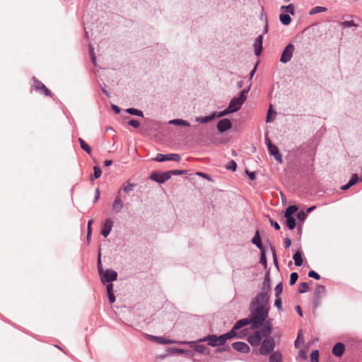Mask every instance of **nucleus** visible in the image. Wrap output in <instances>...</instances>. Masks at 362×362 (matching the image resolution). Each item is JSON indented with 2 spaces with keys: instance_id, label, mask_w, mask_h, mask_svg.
Masks as SVG:
<instances>
[{
  "instance_id": "f257e3e1",
  "label": "nucleus",
  "mask_w": 362,
  "mask_h": 362,
  "mask_svg": "<svg viewBox=\"0 0 362 362\" xmlns=\"http://www.w3.org/2000/svg\"><path fill=\"white\" fill-rule=\"evenodd\" d=\"M269 295L258 293L249 304L248 310L250 314L248 317H269Z\"/></svg>"
},
{
  "instance_id": "f03ea898",
  "label": "nucleus",
  "mask_w": 362,
  "mask_h": 362,
  "mask_svg": "<svg viewBox=\"0 0 362 362\" xmlns=\"http://www.w3.org/2000/svg\"><path fill=\"white\" fill-rule=\"evenodd\" d=\"M233 338L232 333H226L218 337L214 334L208 335L203 339L199 340V341H207L208 345L211 346H217L223 345L228 339Z\"/></svg>"
},
{
  "instance_id": "7ed1b4c3",
  "label": "nucleus",
  "mask_w": 362,
  "mask_h": 362,
  "mask_svg": "<svg viewBox=\"0 0 362 362\" xmlns=\"http://www.w3.org/2000/svg\"><path fill=\"white\" fill-rule=\"evenodd\" d=\"M32 81L34 82V84L30 86V93L35 90L47 97L52 98L54 96L52 91L35 76L32 77Z\"/></svg>"
},
{
  "instance_id": "20e7f679",
  "label": "nucleus",
  "mask_w": 362,
  "mask_h": 362,
  "mask_svg": "<svg viewBox=\"0 0 362 362\" xmlns=\"http://www.w3.org/2000/svg\"><path fill=\"white\" fill-rule=\"evenodd\" d=\"M250 321L248 318H243L240 320H238L233 326L232 329L228 332V333H232L233 338V337H238V338H242L245 336V333H244L246 329L242 330L240 332H237L236 331L240 329V328L250 325Z\"/></svg>"
},
{
  "instance_id": "39448f33",
  "label": "nucleus",
  "mask_w": 362,
  "mask_h": 362,
  "mask_svg": "<svg viewBox=\"0 0 362 362\" xmlns=\"http://www.w3.org/2000/svg\"><path fill=\"white\" fill-rule=\"evenodd\" d=\"M275 347V341L272 337H267L259 347V353L263 356L271 354Z\"/></svg>"
},
{
  "instance_id": "423d86ee",
  "label": "nucleus",
  "mask_w": 362,
  "mask_h": 362,
  "mask_svg": "<svg viewBox=\"0 0 362 362\" xmlns=\"http://www.w3.org/2000/svg\"><path fill=\"white\" fill-rule=\"evenodd\" d=\"M170 178L168 171L161 172L153 170L149 175V179L158 183L163 184Z\"/></svg>"
},
{
  "instance_id": "0eeeda50",
  "label": "nucleus",
  "mask_w": 362,
  "mask_h": 362,
  "mask_svg": "<svg viewBox=\"0 0 362 362\" xmlns=\"http://www.w3.org/2000/svg\"><path fill=\"white\" fill-rule=\"evenodd\" d=\"M118 274L112 269H107L100 275V281L103 284L112 283L117 279Z\"/></svg>"
},
{
  "instance_id": "6e6552de",
  "label": "nucleus",
  "mask_w": 362,
  "mask_h": 362,
  "mask_svg": "<svg viewBox=\"0 0 362 362\" xmlns=\"http://www.w3.org/2000/svg\"><path fill=\"white\" fill-rule=\"evenodd\" d=\"M294 50V45L292 43H288L281 54L280 62L283 64H286L290 62L293 57Z\"/></svg>"
},
{
  "instance_id": "1a4fd4ad",
  "label": "nucleus",
  "mask_w": 362,
  "mask_h": 362,
  "mask_svg": "<svg viewBox=\"0 0 362 362\" xmlns=\"http://www.w3.org/2000/svg\"><path fill=\"white\" fill-rule=\"evenodd\" d=\"M154 160L157 162H165L168 160L179 162L181 160V156L180 154L177 153H158Z\"/></svg>"
},
{
  "instance_id": "9d476101",
  "label": "nucleus",
  "mask_w": 362,
  "mask_h": 362,
  "mask_svg": "<svg viewBox=\"0 0 362 362\" xmlns=\"http://www.w3.org/2000/svg\"><path fill=\"white\" fill-rule=\"evenodd\" d=\"M180 344H189L191 347L199 354L204 355L209 354V349L204 345L196 344L195 341H182L178 342Z\"/></svg>"
},
{
  "instance_id": "9b49d317",
  "label": "nucleus",
  "mask_w": 362,
  "mask_h": 362,
  "mask_svg": "<svg viewBox=\"0 0 362 362\" xmlns=\"http://www.w3.org/2000/svg\"><path fill=\"white\" fill-rule=\"evenodd\" d=\"M216 127L220 133H224L232 128V122L228 118L221 119L217 122Z\"/></svg>"
},
{
  "instance_id": "f8f14e48",
  "label": "nucleus",
  "mask_w": 362,
  "mask_h": 362,
  "mask_svg": "<svg viewBox=\"0 0 362 362\" xmlns=\"http://www.w3.org/2000/svg\"><path fill=\"white\" fill-rule=\"evenodd\" d=\"M136 186V183H132L130 182V180H129L122 184L121 187L117 191V194L122 197V193L128 194L134 190V189Z\"/></svg>"
},
{
  "instance_id": "ddd939ff",
  "label": "nucleus",
  "mask_w": 362,
  "mask_h": 362,
  "mask_svg": "<svg viewBox=\"0 0 362 362\" xmlns=\"http://www.w3.org/2000/svg\"><path fill=\"white\" fill-rule=\"evenodd\" d=\"M269 153L271 156H274L275 160L279 163H283L282 155L279 149V148L274 144H269L268 148Z\"/></svg>"
},
{
  "instance_id": "4468645a",
  "label": "nucleus",
  "mask_w": 362,
  "mask_h": 362,
  "mask_svg": "<svg viewBox=\"0 0 362 362\" xmlns=\"http://www.w3.org/2000/svg\"><path fill=\"white\" fill-rule=\"evenodd\" d=\"M113 226V221L110 218H107L105 220V221L102 224V228H101V234L104 238H107Z\"/></svg>"
},
{
  "instance_id": "2eb2a0df",
  "label": "nucleus",
  "mask_w": 362,
  "mask_h": 362,
  "mask_svg": "<svg viewBox=\"0 0 362 362\" xmlns=\"http://www.w3.org/2000/svg\"><path fill=\"white\" fill-rule=\"evenodd\" d=\"M271 292V279L269 270L265 273L264 281L262 283V290L259 293H264L266 295H269Z\"/></svg>"
},
{
  "instance_id": "dca6fc26",
  "label": "nucleus",
  "mask_w": 362,
  "mask_h": 362,
  "mask_svg": "<svg viewBox=\"0 0 362 362\" xmlns=\"http://www.w3.org/2000/svg\"><path fill=\"white\" fill-rule=\"evenodd\" d=\"M263 35H259L255 40L253 44L254 52L257 57L261 55L263 49Z\"/></svg>"
},
{
  "instance_id": "f3484780",
  "label": "nucleus",
  "mask_w": 362,
  "mask_h": 362,
  "mask_svg": "<svg viewBox=\"0 0 362 362\" xmlns=\"http://www.w3.org/2000/svg\"><path fill=\"white\" fill-rule=\"evenodd\" d=\"M232 347L237 351L247 354L250 351V346L245 342L236 341L232 344Z\"/></svg>"
},
{
  "instance_id": "a211bd4d",
  "label": "nucleus",
  "mask_w": 362,
  "mask_h": 362,
  "mask_svg": "<svg viewBox=\"0 0 362 362\" xmlns=\"http://www.w3.org/2000/svg\"><path fill=\"white\" fill-rule=\"evenodd\" d=\"M123 207H124V204L122 202V197L117 194L116 197L112 203V210L115 213L118 214V213L121 212Z\"/></svg>"
},
{
  "instance_id": "6ab92c4d",
  "label": "nucleus",
  "mask_w": 362,
  "mask_h": 362,
  "mask_svg": "<svg viewBox=\"0 0 362 362\" xmlns=\"http://www.w3.org/2000/svg\"><path fill=\"white\" fill-rule=\"evenodd\" d=\"M251 243L255 245L260 251L264 250L265 247L262 244V238L260 236L259 230H257L255 231V235L251 240Z\"/></svg>"
},
{
  "instance_id": "aec40b11",
  "label": "nucleus",
  "mask_w": 362,
  "mask_h": 362,
  "mask_svg": "<svg viewBox=\"0 0 362 362\" xmlns=\"http://www.w3.org/2000/svg\"><path fill=\"white\" fill-rule=\"evenodd\" d=\"M262 339V337L261 336L260 332L256 331L254 334L250 335L247 340L252 346H255L260 344Z\"/></svg>"
},
{
  "instance_id": "412c9836",
  "label": "nucleus",
  "mask_w": 362,
  "mask_h": 362,
  "mask_svg": "<svg viewBox=\"0 0 362 362\" xmlns=\"http://www.w3.org/2000/svg\"><path fill=\"white\" fill-rule=\"evenodd\" d=\"M345 351V346L341 342L337 343L332 348V354L337 357H341Z\"/></svg>"
},
{
  "instance_id": "4be33fe9",
  "label": "nucleus",
  "mask_w": 362,
  "mask_h": 362,
  "mask_svg": "<svg viewBox=\"0 0 362 362\" xmlns=\"http://www.w3.org/2000/svg\"><path fill=\"white\" fill-rule=\"evenodd\" d=\"M243 105V103L240 100L236 97H234L230 101L228 107L233 111V112H235L240 109Z\"/></svg>"
},
{
  "instance_id": "5701e85b",
  "label": "nucleus",
  "mask_w": 362,
  "mask_h": 362,
  "mask_svg": "<svg viewBox=\"0 0 362 362\" xmlns=\"http://www.w3.org/2000/svg\"><path fill=\"white\" fill-rule=\"evenodd\" d=\"M250 321V329H255L262 327L267 318H248Z\"/></svg>"
},
{
  "instance_id": "b1692460",
  "label": "nucleus",
  "mask_w": 362,
  "mask_h": 362,
  "mask_svg": "<svg viewBox=\"0 0 362 362\" xmlns=\"http://www.w3.org/2000/svg\"><path fill=\"white\" fill-rule=\"evenodd\" d=\"M303 253L300 250H297L293 255V259L294 260V264L296 267H300L303 264Z\"/></svg>"
},
{
  "instance_id": "393cba45",
  "label": "nucleus",
  "mask_w": 362,
  "mask_h": 362,
  "mask_svg": "<svg viewBox=\"0 0 362 362\" xmlns=\"http://www.w3.org/2000/svg\"><path fill=\"white\" fill-rule=\"evenodd\" d=\"M215 118V112H213L209 115L196 117L195 121L201 124H206L213 121Z\"/></svg>"
},
{
  "instance_id": "a878e982",
  "label": "nucleus",
  "mask_w": 362,
  "mask_h": 362,
  "mask_svg": "<svg viewBox=\"0 0 362 362\" xmlns=\"http://www.w3.org/2000/svg\"><path fill=\"white\" fill-rule=\"evenodd\" d=\"M272 323L270 322L269 320H268V321H267L264 326L258 332H260V334L262 337H266V338H267V336H269L272 332Z\"/></svg>"
},
{
  "instance_id": "bb28decb",
  "label": "nucleus",
  "mask_w": 362,
  "mask_h": 362,
  "mask_svg": "<svg viewBox=\"0 0 362 362\" xmlns=\"http://www.w3.org/2000/svg\"><path fill=\"white\" fill-rule=\"evenodd\" d=\"M151 337H152V339H153L154 341H156V342H157L158 344H171L177 343V341H175L169 339H168L166 337H154V336H152Z\"/></svg>"
},
{
  "instance_id": "cd10ccee",
  "label": "nucleus",
  "mask_w": 362,
  "mask_h": 362,
  "mask_svg": "<svg viewBox=\"0 0 362 362\" xmlns=\"http://www.w3.org/2000/svg\"><path fill=\"white\" fill-rule=\"evenodd\" d=\"M298 210V208L296 205H289L284 211V217H292L293 214L297 212Z\"/></svg>"
},
{
  "instance_id": "c85d7f7f",
  "label": "nucleus",
  "mask_w": 362,
  "mask_h": 362,
  "mask_svg": "<svg viewBox=\"0 0 362 362\" xmlns=\"http://www.w3.org/2000/svg\"><path fill=\"white\" fill-rule=\"evenodd\" d=\"M168 124H173V125H177L181 127H189L190 123L187 120H185L182 119H173L168 122Z\"/></svg>"
},
{
  "instance_id": "c756f323",
  "label": "nucleus",
  "mask_w": 362,
  "mask_h": 362,
  "mask_svg": "<svg viewBox=\"0 0 362 362\" xmlns=\"http://www.w3.org/2000/svg\"><path fill=\"white\" fill-rule=\"evenodd\" d=\"M102 175V170L99 165H95L93 167V173L90 175V180L93 182L95 180L100 177Z\"/></svg>"
},
{
  "instance_id": "7c9ffc66",
  "label": "nucleus",
  "mask_w": 362,
  "mask_h": 362,
  "mask_svg": "<svg viewBox=\"0 0 362 362\" xmlns=\"http://www.w3.org/2000/svg\"><path fill=\"white\" fill-rule=\"evenodd\" d=\"M285 225L291 230H293L296 227V221L293 216L285 218Z\"/></svg>"
},
{
  "instance_id": "2f4dec72",
  "label": "nucleus",
  "mask_w": 362,
  "mask_h": 362,
  "mask_svg": "<svg viewBox=\"0 0 362 362\" xmlns=\"http://www.w3.org/2000/svg\"><path fill=\"white\" fill-rule=\"evenodd\" d=\"M269 362H282V355L279 351L273 352L269 358Z\"/></svg>"
},
{
  "instance_id": "473e14b6",
  "label": "nucleus",
  "mask_w": 362,
  "mask_h": 362,
  "mask_svg": "<svg viewBox=\"0 0 362 362\" xmlns=\"http://www.w3.org/2000/svg\"><path fill=\"white\" fill-rule=\"evenodd\" d=\"M78 142L81 149L86 151L88 154L90 155L92 153V148L83 139L78 138Z\"/></svg>"
},
{
  "instance_id": "72a5a7b5",
  "label": "nucleus",
  "mask_w": 362,
  "mask_h": 362,
  "mask_svg": "<svg viewBox=\"0 0 362 362\" xmlns=\"http://www.w3.org/2000/svg\"><path fill=\"white\" fill-rule=\"evenodd\" d=\"M280 22L284 25H288L291 23V18L288 13H281L279 15Z\"/></svg>"
},
{
  "instance_id": "f704fd0d",
  "label": "nucleus",
  "mask_w": 362,
  "mask_h": 362,
  "mask_svg": "<svg viewBox=\"0 0 362 362\" xmlns=\"http://www.w3.org/2000/svg\"><path fill=\"white\" fill-rule=\"evenodd\" d=\"M281 11L284 12L283 13H287L288 14L290 13L291 15L295 14V6L292 4H290L287 6H281Z\"/></svg>"
},
{
  "instance_id": "c9c22d12",
  "label": "nucleus",
  "mask_w": 362,
  "mask_h": 362,
  "mask_svg": "<svg viewBox=\"0 0 362 362\" xmlns=\"http://www.w3.org/2000/svg\"><path fill=\"white\" fill-rule=\"evenodd\" d=\"M126 112L131 115L144 117V112L141 110L134 107H129L126 109Z\"/></svg>"
},
{
  "instance_id": "e433bc0d",
  "label": "nucleus",
  "mask_w": 362,
  "mask_h": 362,
  "mask_svg": "<svg viewBox=\"0 0 362 362\" xmlns=\"http://www.w3.org/2000/svg\"><path fill=\"white\" fill-rule=\"evenodd\" d=\"M170 352L173 354H185L189 356H192V351H190L189 350H185V349H177V348H170Z\"/></svg>"
},
{
  "instance_id": "4c0bfd02",
  "label": "nucleus",
  "mask_w": 362,
  "mask_h": 362,
  "mask_svg": "<svg viewBox=\"0 0 362 362\" xmlns=\"http://www.w3.org/2000/svg\"><path fill=\"white\" fill-rule=\"evenodd\" d=\"M250 86L247 88H244L243 90H242L238 96L236 97L238 100H240L243 103H245V101L247 99V94L248 93V92L250 91Z\"/></svg>"
},
{
  "instance_id": "58836bf2",
  "label": "nucleus",
  "mask_w": 362,
  "mask_h": 362,
  "mask_svg": "<svg viewBox=\"0 0 362 362\" xmlns=\"http://www.w3.org/2000/svg\"><path fill=\"white\" fill-rule=\"evenodd\" d=\"M327 11V8L326 7L317 6L310 10L309 14L312 16V15H315L316 13L325 12Z\"/></svg>"
},
{
  "instance_id": "ea45409f",
  "label": "nucleus",
  "mask_w": 362,
  "mask_h": 362,
  "mask_svg": "<svg viewBox=\"0 0 362 362\" xmlns=\"http://www.w3.org/2000/svg\"><path fill=\"white\" fill-rule=\"evenodd\" d=\"M259 264H262L265 269L267 268L266 250L260 251Z\"/></svg>"
},
{
  "instance_id": "a19ab883",
  "label": "nucleus",
  "mask_w": 362,
  "mask_h": 362,
  "mask_svg": "<svg viewBox=\"0 0 362 362\" xmlns=\"http://www.w3.org/2000/svg\"><path fill=\"white\" fill-rule=\"evenodd\" d=\"M310 287L307 282H301L298 284V292L300 293H304L309 291Z\"/></svg>"
},
{
  "instance_id": "79ce46f5",
  "label": "nucleus",
  "mask_w": 362,
  "mask_h": 362,
  "mask_svg": "<svg viewBox=\"0 0 362 362\" xmlns=\"http://www.w3.org/2000/svg\"><path fill=\"white\" fill-rule=\"evenodd\" d=\"M325 292V287L323 285H317L315 292H314V296H318L321 298V295L324 294Z\"/></svg>"
},
{
  "instance_id": "37998d69",
  "label": "nucleus",
  "mask_w": 362,
  "mask_h": 362,
  "mask_svg": "<svg viewBox=\"0 0 362 362\" xmlns=\"http://www.w3.org/2000/svg\"><path fill=\"white\" fill-rule=\"evenodd\" d=\"M215 112V116H216V117H224L226 115H228L230 113H233V111L229 109L228 107H227L226 109H224L222 111H220V112Z\"/></svg>"
},
{
  "instance_id": "c03bdc74",
  "label": "nucleus",
  "mask_w": 362,
  "mask_h": 362,
  "mask_svg": "<svg viewBox=\"0 0 362 362\" xmlns=\"http://www.w3.org/2000/svg\"><path fill=\"white\" fill-rule=\"evenodd\" d=\"M238 168V165L236 162L233 160H231L229 161L227 165H226V168L228 170H231L232 172L236 171Z\"/></svg>"
},
{
  "instance_id": "a18cd8bd",
  "label": "nucleus",
  "mask_w": 362,
  "mask_h": 362,
  "mask_svg": "<svg viewBox=\"0 0 362 362\" xmlns=\"http://www.w3.org/2000/svg\"><path fill=\"white\" fill-rule=\"evenodd\" d=\"M170 177L172 175H182L187 173V170H168Z\"/></svg>"
},
{
  "instance_id": "49530a36",
  "label": "nucleus",
  "mask_w": 362,
  "mask_h": 362,
  "mask_svg": "<svg viewBox=\"0 0 362 362\" xmlns=\"http://www.w3.org/2000/svg\"><path fill=\"white\" fill-rule=\"evenodd\" d=\"M196 175L197 176L200 177H202L204 179H206V180H209V182H214L213 178L208 173H204V172H201V171H198V172L196 173Z\"/></svg>"
},
{
  "instance_id": "de8ad7c7",
  "label": "nucleus",
  "mask_w": 362,
  "mask_h": 362,
  "mask_svg": "<svg viewBox=\"0 0 362 362\" xmlns=\"http://www.w3.org/2000/svg\"><path fill=\"white\" fill-rule=\"evenodd\" d=\"M341 25L343 28L358 27V25L355 23L354 21H343L341 23Z\"/></svg>"
},
{
  "instance_id": "09e8293b",
  "label": "nucleus",
  "mask_w": 362,
  "mask_h": 362,
  "mask_svg": "<svg viewBox=\"0 0 362 362\" xmlns=\"http://www.w3.org/2000/svg\"><path fill=\"white\" fill-rule=\"evenodd\" d=\"M298 279V274L297 272H292L290 275L289 284L294 285Z\"/></svg>"
},
{
  "instance_id": "8fccbe9b",
  "label": "nucleus",
  "mask_w": 362,
  "mask_h": 362,
  "mask_svg": "<svg viewBox=\"0 0 362 362\" xmlns=\"http://www.w3.org/2000/svg\"><path fill=\"white\" fill-rule=\"evenodd\" d=\"M311 362H319V351L317 350H313L310 354Z\"/></svg>"
},
{
  "instance_id": "3c124183",
  "label": "nucleus",
  "mask_w": 362,
  "mask_h": 362,
  "mask_svg": "<svg viewBox=\"0 0 362 362\" xmlns=\"http://www.w3.org/2000/svg\"><path fill=\"white\" fill-rule=\"evenodd\" d=\"M359 181V177L357 173H354L351 177V179L349 180V183L350 185L354 186Z\"/></svg>"
},
{
  "instance_id": "603ef678",
  "label": "nucleus",
  "mask_w": 362,
  "mask_h": 362,
  "mask_svg": "<svg viewBox=\"0 0 362 362\" xmlns=\"http://www.w3.org/2000/svg\"><path fill=\"white\" fill-rule=\"evenodd\" d=\"M97 267H98V274H99V276L100 275V274L103 273V272H104L105 270L103 269V265H102V262H101V254L100 252H99L98 254V260H97Z\"/></svg>"
},
{
  "instance_id": "864d4df0",
  "label": "nucleus",
  "mask_w": 362,
  "mask_h": 362,
  "mask_svg": "<svg viewBox=\"0 0 362 362\" xmlns=\"http://www.w3.org/2000/svg\"><path fill=\"white\" fill-rule=\"evenodd\" d=\"M308 276L316 280H320L321 278L320 275L317 272L312 269L308 272Z\"/></svg>"
},
{
  "instance_id": "5fc2aeb1",
  "label": "nucleus",
  "mask_w": 362,
  "mask_h": 362,
  "mask_svg": "<svg viewBox=\"0 0 362 362\" xmlns=\"http://www.w3.org/2000/svg\"><path fill=\"white\" fill-rule=\"evenodd\" d=\"M127 123L129 126H132L135 129L139 128L141 125L140 122L136 119H131Z\"/></svg>"
},
{
  "instance_id": "6e6d98bb",
  "label": "nucleus",
  "mask_w": 362,
  "mask_h": 362,
  "mask_svg": "<svg viewBox=\"0 0 362 362\" xmlns=\"http://www.w3.org/2000/svg\"><path fill=\"white\" fill-rule=\"evenodd\" d=\"M274 291H275V296H276V298L279 297V295L282 293L283 291V285H282V283H279L278 284L275 288H274Z\"/></svg>"
},
{
  "instance_id": "4d7b16f0",
  "label": "nucleus",
  "mask_w": 362,
  "mask_h": 362,
  "mask_svg": "<svg viewBox=\"0 0 362 362\" xmlns=\"http://www.w3.org/2000/svg\"><path fill=\"white\" fill-rule=\"evenodd\" d=\"M296 217L299 221L303 222L307 218V214L303 211H300L297 213Z\"/></svg>"
},
{
  "instance_id": "13d9d810",
  "label": "nucleus",
  "mask_w": 362,
  "mask_h": 362,
  "mask_svg": "<svg viewBox=\"0 0 362 362\" xmlns=\"http://www.w3.org/2000/svg\"><path fill=\"white\" fill-rule=\"evenodd\" d=\"M270 247H271V250L272 252L274 263L275 266L277 268H279V264H278L277 256H276L275 247L273 245H270Z\"/></svg>"
},
{
  "instance_id": "bf43d9fd",
  "label": "nucleus",
  "mask_w": 362,
  "mask_h": 362,
  "mask_svg": "<svg viewBox=\"0 0 362 362\" xmlns=\"http://www.w3.org/2000/svg\"><path fill=\"white\" fill-rule=\"evenodd\" d=\"M245 173L247 174V175L248 176V178L250 180H256L257 176H256V173L255 171H250L248 170H246Z\"/></svg>"
},
{
  "instance_id": "052dcab7",
  "label": "nucleus",
  "mask_w": 362,
  "mask_h": 362,
  "mask_svg": "<svg viewBox=\"0 0 362 362\" xmlns=\"http://www.w3.org/2000/svg\"><path fill=\"white\" fill-rule=\"evenodd\" d=\"M271 226L274 227L276 230H279L281 227L280 225L272 218L269 219Z\"/></svg>"
},
{
  "instance_id": "680f3d73",
  "label": "nucleus",
  "mask_w": 362,
  "mask_h": 362,
  "mask_svg": "<svg viewBox=\"0 0 362 362\" xmlns=\"http://www.w3.org/2000/svg\"><path fill=\"white\" fill-rule=\"evenodd\" d=\"M321 298L318 296H313V307L314 309L317 308L320 304Z\"/></svg>"
},
{
  "instance_id": "e2e57ef3",
  "label": "nucleus",
  "mask_w": 362,
  "mask_h": 362,
  "mask_svg": "<svg viewBox=\"0 0 362 362\" xmlns=\"http://www.w3.org/2000/svg\"><path fill=\"white\" fill-rule=\"evenodd\" d=\"M281 305H282V301H281V298H279V297L276 298V299L274 300V306L276 307L279 310H280V309H281Z\"/></svg>"
},
{
  "instance_id": "0e129e2a",
  "label": "nucleus",
  "mask_w": 362,
  "mask_h": 362,
  "mask_svg": "<svg viewBox=\"0 0 362 362\" xmlns=\"http://www.w3.org/2000/svg\"><path fill=\"white\" fill-rule=\"evenodd\" d=\"M105 285L106 286L107 294L114 293L113 284L112 283H107V284Z\"/></svg>"
},
{
  "instance_id": "69168bd1",
  "label": "nucleus",
  "mask_w": 362,
  "mask_h": 362,
  "mask_svg": "<svg viewBox=\"0 0 362 362\" xmlns=\"http://www.w3.org/2000/svg\"><path fill=\"white\" fill-rule=\"evenodd\" d=\"M284 247L286 249L289 248L292 243L291 239L290 238H286L284 240Z\"/></svg>"
},
{
  "instance_id": "338daca9",
  "label": "nucleus",
  "mask_w": 362,
  "mask_h": 362,
  "mask_svg": "<svg viewBox=\"0 0 362 362\" xmlns=\"http://www.w3.org/2000/svg\"><path fill=\"white\" fill-rule=\"evenodd\" d=\"M107 298H108V300L110 302V303H115V294L114 293H108L107 294Z\"/></svg>"
},
{
  "instance_id": "774afa93",
  "label": "nucleus",
  "mask_w": 362,
  "mask_h": 362,
  "mask_svg": "<svg viewBox=\"0 0 362 362\" xmlns=\"http://www.w3.org/2000/svg\"><path fill=\"white\" fill-rule=\"evenodd\" d=\"M112 109L115 114H119L121 112L120 107L117 105H112Z\"/></svg>"
}]
</instances>
